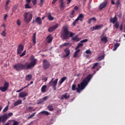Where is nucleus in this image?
<instances>
[{
    "label": "nucleus",
    "mask_w": 125,
    "mask_h": 125,
    "mask_svg": "<svg viewBox=\"0 0 125 125\" xmlns=\"http://www.w3.org/2000/svg\"><path fill=\"white\" fill-rule=\"evenodd\" d=\"M48 19L49 20L52 21V20H53V19H54V18H53V17L51 16V14H49L48 15Z\"/></svg>",
    "instance_id": "c9c22d12"
},
{
    "label": "nucleus",
    "mask_w": 125,
    "mask_h": 125,
    "mask_svg": "<svg viewBox=\"0 0 125 125\" xmlns=\"http://www.w3.org/2000/svg\"><path fill=\"white\" fill-rule=\"evenodd\" d=\"M120 31H123V24H121L120 26Z\"/></svg>",
    "instance_id": "052dcab7"
},
{
    "label": "nucleus",
    "mask_w": 125,
    "mask_h": 125,
    "mask_svg": "<svg viewBox=\"0 0 125 125\" xmlns=\"http://www.w3.org/2000/svg\"><path fill=\"white\" fill-rule=\"evenodd\" d=\"M110 21L111 23H113V24H115V23L118 22V19L117 18L116 16L115 15L113 18H111L110 19Z\"/></svg>",
    "instance_id": "a211bd4d"
},
{
    "label": "nucleus",
    "mask_w": 125,
    "mask_h": 125,
    "mask_svg": "<svg viewBox=\"0 0 125 125\" xmlns=\"http://www.w3.org/2000/svg\"><path fill=\"white\" fill-rule=\"evenodd\" d=\"M119 24L118 22H116L114 25V26L115 27V28H116V29H119Z\"/></svg>",
    "instance_id": "4c0bfd02"
},
{
    "label": "nucleus",
    "mask_w": 125,
    "mask_h": 125,
    "mask_svg": "<svg viewBox=\"0 0 125 125\" xmlns=\"http://www.w3.org/2000/svg\"><path fill=\"white\" fill-rule=\"evenodd\" d=\"M33 83H34V82L31 81L30 82V83L29 84H28L27 85H26V86H25V87H26V88L28 87V86H29V85H31V84H33Z\"/></svg>",
    "instance_id": "864d4df0"
},
{
    "label": "nucleus",
    "mask_w": 125,
    "mask_h": 125,
    "mask_svg": "<svg viewBox=\"0 0 125 125\" xmlns=\"http://www.w3.org/2000/svg\"><path fill=\"white\" fill-rule=\"evenodd\" d=\"M70 98V94L68 93H65L61 96L60 98L61 100H64V99H69Z\"/></svg>",
    "instance_id": "9d476101"
},
{
    "label": "nucleus",
    "mask_w": 125,
    "mask_h": 125,
    "mask_svg": "<svg viewBox=\"0 0 125 125\" xmlns=\"http://www.w3.org/2000/svg\"><path fill=\"white\" fill-rule=\"evenodd\" d=\"M67 4H70L71 1H72V0H67Z\"/></svg>",
    "instance_id": "69168bd1"
},
{
    "label": "nucleus",
    "mask_w": 125,
    "mask_h": 125,
    "mask_svg": "<svg viewBox=\"0 0 125 125\" xmlns=\"http://www.w3.org/2000/svg\"><path fill=\"white\" fill-rule=\"evenodd\" d=\"M12 116H13V113H12V112H10L8 114H7L8 119H9V117H12Z\"/></svg>",
    "instance_id": "a19ab883"
},
{
    "label": "nucleus",
    "mask_w": 125,
    "mask_h": 125,
    "mask_svg": "<svg viewBox=\"0 0 125 125\" xmlns=\"http://www.w3.org/2000/svg\"><path fill=\"white\" fill-rule=\"evenodd\" d=\"M7 114L5 113L4 115L0 116V123L2 122V123H5L7 120Z\"/></svg>",
    "instance_id": "1a4fd4ad"
},
{
    "label": "nucleus",
    "mask_w": 125,
    "mask_h": 125,
    "mask_svg": "<svg viewBox=\"0 0 125 125\" xmlns=\"http://www.w3.org/2000/svg\"><path fill=\"white\" fill-rule=\"evenodd\" d=\"M42 67L44 70H47L50 67V63L47 60H43L42 61Z\"/></svg>",
    "instance_id": "423d86ee"
},
{
    "label": "nucleus",
    "mask_w": 125,
    "mask_h": 125,
    "mask_svg": "<svg viewBox=\"0 0 125 125\" xmlns=\"http://www.w3.org/2000/svg\"><path fill=\"white\" fill-rule=\"evenodd\" d=\"M29 3H27L25 5V8H32V7L29 5Z\"/></svg>",
    "instance_id": "ea45409f"
},
{
    "label": "nucleus",
    "mask_w": 125,
    "mask_h": 125,
    "mask_svg": "<svg viewBox=\"0 0 125 125\" xmlns=\"http://www.w3.org/2000/svg\"><path fill=\"white\" fill-rule=\"evenodd\" d=\"M47 86L46 85H43L41 88V91L42 93H44V92H46V88Z\"/></svg>",
    "instance_id": "6ab92c4d"
},
{
    "label": "nucleus",
    "mask_w": 125,
    "mask_h": 125,
    "mask_svg": "<svg viewBox=\"0 0 125 125\" xmlns=\"http://www.w3.org/2000/svg\"><path fill=\"white\" fill-rule=\"evenodd\" d=\"M10 2V0H7L5 5H8V4H9Z\"/></svg>",
    "instance_id": "e2e57ef3"
},
{
    "label": "nucleus",
    "mask_w": 125,
    "mask_h": 125,
    "mask_svg": "<svg viewBox=\"0 0 125 125\" xmlns=\"http://www.w3.org/2000/svg\"><path fill=\"white\" fill-rule=\"evenodd\" d=\"M17 25H18V26H20V25L21 24V22L20 21V20H18V21H17Z\"/></svg>",
    "instance_id": "3c124183"
},
{
    "label": "nucleus",
    "mask_w": 125,
    "mask_h": 125,
    "mask_svg": "<svg viewBox=\"0 0 125 125\" xmlns=\"http://www.w3.org/2000/svg\"><path fill=\"white\" fill-rule=\"evenodd\" d=\"M19 97H21L22 98H24V97H26V96H28V93L25 92H21L19 94Z\"/></svg>",
    "instance_id": "f3484780"
},
{
    "label": "nucleus",
    "mask_w": 125,
    "mask_h": 125,
    "mask_svg": "<svg viewBox=\"0 0 125 125\" xmlns=\"http://www.w3.org/2000/svg\"><path fill=\"white\" fill-rule=\"evenodd\" d=\"M76 33H73L72 31H69L67 27H63L62 30L61 38L62 40H69V38H72V41L78 42L81 41V38H79L78 35H75ZM75 36L74 37H73Z\"/></svg>",
    "instance_id": "f257e3e1"
},
{
    "label": "nucleus",
    "mask_w": 125,
    "mask_h": 125,
    "mask_svg": "<svg viewBox=\"0 0 125 125\" xmlns=\"http://www.w3.org/2000/svg\"><path fill=\"white\" fill-rule=\"evenodd\" d=\"M53 40V37L51 36V35H48L46 38V41L48 43H50L52 42V40Z\"/></svg>",
    "instance_id": "2eb2a0df"
},
{
    "label": "nucleus",
    "mask_w": 125,
    "mask_h": 125,
    "mask_svg": "<svg viewBox=\"0 0 125 125\" xmlns=\"http://www.w3.org/2000/svg\"><path fill=\"white\" fill-rule=\"evenodd\" d=\"M74 15H75V10H73L69 17L70 18H74V17H75Z\"/></svg>",
    "instance_id": "cd10ccee"
},
{
    "label": "nucleus",
    "mask_w": 125,
    "mask_h": 125,
    "mask_svg": "<svg viewBox=\"0 0 125 125\" xmlns=\"http://www.w3.org/2000/svg\"><path fill=\"white\" fill-rule=\"evenodd\" d=\"M20 104H22V101L18 100L14 103V106H18V105H20Z\"/></svg>",
    "instance_id": "b1692460"
},
{
    "label": "nucleus",
    "mask_w": 125,
    "mask_h": 125,
    "mask_svg": "<svg viewBox=\"0 0 125 125\" xmlns=\"http://www.w3.org/2000/svg\"><path fill=\"white\" fill-rule=\"evenodd\" d=\"M23 17L25 23H30L31 20L33 19V14L25 12L23 15Z\"/></svg>",
    "instance_id": "20e7f679"
},
{
    "label": "nucleus",
    "mask_w": 125,
    "mask_h": 125,
    "mask_svg": "<svg viewBox=\"0 0 125 125\" xmlns=\"http://www.w3.org/2000/svg\"><path fill=\"white\" fill-rule=\"evenodd\" d=\"M93 75L89 74L86 78H85L80 84H78V88H76V85L75 84H73L72 86V90H77V92H81V90H83L85 88V86L88 84V83L90 82L91 79H92Z\"/></svg>",
    "instance_id": "f03ea898"
},
{
    "label": "nucleus",
    "mask_w": 125,
    "mask_h": 125,
    "mask_svg": "<svg viewBox=\"0 0 125 125\" xmlns=\"http://www.w3.org/2000/svg\"><path fill=\"white\" fill-rule=\"evenodd\" d=\"M102 27H103V25H95V27H93V29L92 30V31L94 30H100V29H101V28H102Z\"/></svg>",
    "instance_id": "aec40b11"
},
{
    "label": "nucleus",
    "mask_w": 125,
    "mask_h": 125,
    "mask_svg": "<svg viewBox=\"0 0 125 125\" xmlns=\"http://www.w3.org/2000/svg\"><path fill=\"white\" fill-rule=\"evenodd\" d=\"M85 53L86 54H91V51L89 50H87L85 51Z\"/></svg>",
    "instance_id": "de8ad7c7"
},
{
    "label": "nucleus",
    "mask_w": 125,
    "mask_h": 125,
    "mask_svg": "<svg viewBox=\"0 0 125 125\" xmlns=\"http://www.w3.org/2000/svg\"><path fill=\"white\" fill-rule=\"evenodd\" d=\"M1 36H3V37H5L6 36V31L4 30L3 31L1 34Z\"/></svg>",
    "instance_id": "58836bf2"
},
{
    "label": "nucleus",
    "mask_w": 125,
    "mask_h": 125,
    "mask_svg": "<svg viewBox=\"0 0 125 125\" xmlns=\"http://www.w3.org/2000/svg\"><path fill=\"white\" fill-rule=\"evenodd\" d=\"M98 65V62H96V63H95L94 64H93V66L92 67H91V69H92V70H94V69H95V68H96V67H97V65Z\"/></svg>",
    "instance_id": "72a5a7b5"
},
{
    "label": "nucleus",
    "mask_w": 125,
    "mask_h": 125,
    "mask_svg": "<svg viewBox=\"0 0 125 125\" xmlns=\"http://www.w3.org/2000/svg\"><path fill=\"white\" fill-rule=\"evenodd\" d=\"M107 4H108V1H105V2L102 3L99 6L100 10H102V9H103V8H104V7H106V6H107Z\"/></svg>",
    "instance_id": "dca6fc26"
},
{
    "label": "nucleus",
    "mask_w": 125,
    "mask_h": 125,
    "mask_svg": "<svg viewBox=\"0 0 125 125\" xmlns=\"http://www.w3.org/2000/svg\"><path fill=\"white\" fill-rule=\"evenodd\" d=\"M92 21H96V18L95 17H93L92 18H90Z\"/></svg>",
    "instance_id": "bf43d9fd"
},
{
    "label": "nucleus",
    "mask_w": 125,
    "mask_h": 125,
    "mask_svg": "<svg viewBox=\"0 0 125 125\" xmlns=\"http://www.w3.org/2000/svg\"><path fill=\"white\" fill-rule=\"evenodd\" d=\"M104 58V56L102 55L101 57H99V59H100V60H102V59H103Z\"/></svg>",
    "instance_id": "4d7b16f0"
},
{
    "label": "nucleus",
    "mask_w": 125,
    "mask_h": 125,
    "mask_svg": "<svg viewBox=\"0 0 125 125\" xmlns=\"http://www.w3.org/2000/svg\"><path fill=\"white\" fill-rule=\"evenodd\" d=\"M92 21L91 19H89L88 20V21H87L88 24H90V23H91V21Z\"/></svg>",
    "instance_id": "0e129e2a"
},
{
    "label": "nucleus",
    "mask_w": 125,
    "mask_h": 125,
    "mask_svg": "<svg viewBox=\"0 0 125 125\" xmlns=\"http://www.w3.org/2000/svg\"><path fill=\"white\" fill-rule=\"evenodd\" d=\"M119 46H120V43H116L114 45L113 51H115V50H117V48H118Z\"/></svg>",
    "instance_id": "a878e982"
},
{
    "label": "nucleus",
    "mask_w": 125,
    "mask_h": 125,
    "mask_svg": "<svg viewBox=\"0 0 125 125\" xmlns=\"http://www.w3.org/2000/svg\"><path fill=\"white\" fill-rule=\"evenodd\" d=\"M25 88H26V87H24L23 88H21V89L17 90V92H21V91H22V90H23V89H25Z\"/></svg>",
    "instance_id": "603ef678"
},
{
    "label": "nucleus",
    "mask_w": 125,
    "mask_h": 125,
    "mask_svg": "<svg viewBox=\"0 0 125 125\" xmlns=\"http://www.w3.org/2000/svg\"><path fill=\"white\" fill-rule=\"evenodd\" d=\"M7 19V14H5V16H4V20L5 21Z\"/></svg>",
    "instance_id": "680f3d73"
},
{
    "label": "nucleus",
    "mask_w": 125,
    "mask_h": 125,
    "mask_svg": "<svg viewBox=\"0 0 125 125\" xmlns=\"http://www.w3.org/2000/svg\"><path fill=\"white\" fill-rule=\"evenodd\" d=\"M32 77L33 76H32V74L27 75L25 77V80L27 81H31V80H32Z\"/></svg>",
    "instance_id": "412c9836"
},
{
    "label": "nucleus",
    "mask_w": 125,
    "mask_h": 125,
    "mask_svg": "<svg viewBox=\"0 0 125 125\" xmlns=\"http://www.w3.org/2000/svg\"><path fill=\"white\" fill-rule=\"evenodd\" d=\"M80 51H81V49H78L75 52L73 55L74 58H77V57H78V54H79V52H80Z\"/></svg>",
    "instance_id": "4be33fe9"
},
{
    "label": "nucleus",
    "mask_w": 125,
    "mask_h": 125,
    "mask_svg": "<svg viewBox=\"0 0 125 125\" xmlns=\"http://www.w3.org/2000/svg\"><path fill=\"white\" fill-rule=\"evenodd\" d=\"M35 21L37 22V24H38V25H42V19L40 17H38L36 19L35 21H33V22L34 23V22H35Z\"/></svg>",
    "instance_id": "4468645a"
},
{
    "label": "nucleus",
    "mask_w": 125,
    "mask_h": 125,
    "mask_svg": "<svg viewBox=\"0 0 125 125\" xmlns=\"http://www.w3.org/2000/svg\"><path fill=\"white\" fill-rule=\"evenodd\" d=\"M8 111V105H7L3 109V113H6Z\"/></svg>",
    "instance_id": "f704fd0d"
},
{
    "label": "nucleus",
    "mask_w": 125,
    "mask_h": 125,
    "mask_svg": "<svg viewBox=\"0 0 125 125\" xmlns=\"http://www.w3.org/2000/svg\"><path fill=\"white\" fill-rule=\"evenodd\" d=\"M8 87H9V83L5 82L3 86H0V90H1L2 92H5V91L8 89Z\"/></svg>",
    "instance_id": "0eeeda50"
},
{
    "label": "nucleus",
    "mask_w": 125,
    "mask_h": 125,
    "mask_svg": "<svg viewBox=\"0 0 125 125\" xmlns=\"http://www.w3.org/2000/svg\"><path fill=\"white\" fill-rule=\"evenodd\" d=\"M41 114H42L43 115H45V116H48V115H49V112L46 111H43L41 112Z\"/></svg>",
    "instance_id": "c756f323"
},
{
    "label": "nucleus",
    "mask_w": 125,
    "mask_h": 125,
    "mask_svg": "<svg viewBox=\"0 0 125 125\" xmlns=\"http://www.w3.org/2000/svg\"><path fill=\"white\" fill-rule=\"evenodd\" d=\"M64 52L66 55V56H69L70 55V49L68 48H66L64 49Z\"/></svg>",
    "instance_id": "393cba45"
},
{
    "label": "nucleus",
    "mask_w": 125,
    "mask_h": 125,
    "mask_svg": "<svg viewBox=\"0 0 125 125\" xmlns=\"http://www.w3.org/2000/svg\"><path fill=\"white\" fill-rule=\"evenodd\" d=\"M6 10H8L9 9V7L8 5H5Z\"/></svg>",
    "instance_id": "338daca9"
},
{
    "label": "nucleus",
    "mask_w": 125,
    "mask_h": 125,
    "mask_svg": "<svg viewBox=\"0 0 125 125\" xmlns=\"http://www.w3.org/2000/svg\"><path fill=\"white\" fill-rule=\"evenodd\" d=\"M63 46H68V45H69V46H71L72 44L70 42H65L63 44Z\"/></svg>",
    "instance_id": "e433bc0d"
},
{
    "label": "nucleus",
    "mask_w": 125,
    "mask_h": 125,
    "mask_svg": "<svg viewBox=\"0 0 125 125\" xmlns=\"http://www.w3.org/2000/svg\"><path fill=\"white\" fill-rule=\"evenodd\" d=\"M87 41H88L87 39H84V40L81 41V42L82 43H83V42H87Z\"/></svg>",
    "instance_id": "8fccbe9b"
},
{
    "label": "nucleus",
    "mask_w": 125,
    "mask_h": 125,
    "mask_svg": "<svg viewBox=\"0 0 125 125\" xmlns=\"http://www.w3.org/2000/svg\"><path fill=\"white\" fill-rule=\"evenodd\" d=\"M32 2L33 5H36V4H37V0H32Z\"/></svg>",
    "instance_id": "09e8293b"
},
{
    "label": "nucleus",
    "mask_w": 125,
    "mask_h": 125,
    "mask_svg": "<svg viewBox=\"0 0 125 125\" xmlns=\"http://www.w3.org/2000/svg\"><path fill=\"white\" fill-rule=\"evenodd\" d=\"M47 108L49 111H53V110H54V108H53V106L52 105H48Z\"/></svg>",
    "instance_id": "7c9ffc66"
},
{
    "label": "nucleus",
    "mask_w": 125,
    "mask_h": 125,
    "mask_svg": "<svg viewBox=\"0 0 125 125\" xmlns=\"http://www.w3.org/2000/svg\"><path fill=\"white\" fill-rule=\"evenodd\" d=\"M26 54V50H24L20 55V57H23Z\"/></svg>",
    "instance_id": "79ce46f5"
},
{
    "label": "nucleus",
    "mask_w": 125,
    "mask_h": 125,
    "mask_svg": "<svg viewBox=\"0 0 125 125\" xmlns=\"http://www.w3.org/2000/svg\"><path fill=\"white\" fill-rule=\"evenodd\" d=\"M107 37H104L103 38H102V39H101V42H104L106 43L107 42Z\"/></svg>",
    "instance_id": "2f4dec72"
},
{
    "label": "nucleus",
    "mask_w": 125,
    "mask_h": 125,
    "mask_svg": "<svg viewBox=\"0 0 125 125\" xmlns=\"http://www.w3.org/2000/svg\"><path fill=\"white\" fill-rule=\"evenodd\" d=\"M43 3V0H40V3L39 4V5H40V6L42 5Z\"/></svg>",
    "instance_id": "5fc2aeb1"
},
{
    "label": "nucleus",
    "mask_w": 125,
    "mask_h": 125,
    "mask_svg": "<svg viewBox=\"0 0 125 125\" xmlns=\"http://www.w3.org/2000/svg\"><path fill=\"white\" fill-rule=\"evenodd\" d=\"M59 26V24H57L55 25H53L52 26L50 27L48 31V32H50V33H51V32H53L54 30H56V29H57V28H58Z\"/></svg>",
    "instance_id": "9b49d317"
},
{
    "label": "nucleus",
    "mask_w": 125,
    "mask_h": 125,
    "mask_svg": "<svg viewBox=\"0 0 125 125\" xmlns=\"http://www.w3.org/2000/svg\"><path fill=\"white\" fill-rule=\"evenodd\" d=\"M121 4V2H120V0H118L116 2V5L117 7H119V5Z\"/></svg>",
    "instance_id": "37998d69"
},
{
    "label": "nucleus",
    "mask_w": 125,
    "mask_h": 125,
    "mask_svg": "<svg viewBox=\"0 0 125 125\" xmlns=\"http://www.w3.org/2000/svg\"><path fill=\"white\" fill-rule=\"evenodd\" d=\"M30 60L31 62H30V64L27 65L29 66V68L30 69H33L37 63V59H35V57L32 55L30 57Z\"/></svg>",
    "instance_id": "39448f33"
},
{
    "label": "nucleus",
    "mask_w": 125,
    "mask_h": 125,
    "mask_svg": "<svg viewBox=\"0 0 125 125\" xmlns=\"http://www.w3.org/2000/svg\"><path fill=\"white\" fill-rule=\"evenodd\" d=\"M80 21H83V14H80L77 18Z\"/></svg>",
    "instance_id": "c85d7f7f"
},
{
    "label": "nucleus",
    "mask_w": 125,
    "mask_h": 125,
    "mask_svg": "<svg viewBox=\"0 0 125 125\" xmlns=\"http://www.w3.org/2000/svg\"><path fill=\"white\" fill-rule=\"evenodd\" d=\"M23 50H24V46L21 44H19L17 50V54H21Z\"/></svg>",
    "instance_id": "6e6552de"
},
{
    "label": "nucleus",
    "mask_w": 125,
    "mask_h": 125,
    "mask_svg": "<svg viewBox=\"0 0 125 125\" xmlns=\"http://www.w3.org/2000/svg\"><path fill=\"white\" fill-rule=\"evenodd\" d=\"M65 80H67V77H62L61 79V80L59 81L60 84H62V83H64V82H65Z\"/></svg>",
    "instance_id": "5701e85b"
},
{
    "label": "nucleus",
    "mask_w": 125,
    "mask_h": 125,
    "mask_svg": "<svg viewBox=\"0 0 125 125\" xmlns=\"http://www.w3.org/2000/svg\"><path fill=\"white\" fill-rule=\"evenodd\" d=\"M19 125V122L16 121L15 120L13 121V125Z\"/></svg>",
    "instance_id": "49530a36"
},
{
    "label": "nucleus",
    "mask_w": 125,
    "mask_h": 125,
    "mask_svg": "<svg viewBox=\"0 0 125 125\" xmlns=\"http://www.w3.org/2000/svg\"><path fill=\"white\" fill-rule=\"evenodd\" d=\"M48 97L47 96H45L43 98V100L45 101V100H47Z\"/></svg>",
    "instance_id": "6e6d98bb"
},
{
    "label": "nucleus",
    "mask_w": 125,
    "mask_h": 125,
    "mask_svg": "<svg viewBox=\"0 0 125 125\" xmlns=\"http://www.w3.org/2000/svg\"><path fill=\"white\" fill-rule=\"evenodd\" d=\"M53 88L54 91L56 90V85H53Z\"/></svg>",
    "instance_id": "13d9d810"
},
{
    "label": "nucleus",
    "mask_w": 125,
    "mask_h": 125,
    "mask_svg": "<svg viewBox=\"0 0 125 125\" xmlns=\"http://www.w3.org/2000/svg\"><path fill=\"white\" fill-rule=\"evenodd\" d=\"M83 43H79L78 44V45L76 46V47L75 48V49H79V48H80V47H81V46H83Z\"/></svg>",
    "instance_id": "473e14b6"
},
{
    "label": "nucleus",
    "mask_w": 125,
    "mask_h": 125,
    "mask_svg": "<svg viewBox=\"0 0 125 125\" xmlns=\"http://www.w3.org/2000/svg\"><path fill=\"white\" fill-rule=\"evenodd\" d=\"M14 68L16 71H22V70H28L31 69L30 65H28L26 62L24 64L21 63H18L14 65Z\"/></svg>",
    "instance_id": "7ed1b4c3"
},
{
    "label": "nucleus",
    "mask_w": 125,
    "mask_h": 125,
    "mask_svg": "<svg viewBox=\"0 0 125 125\" xmlns=\"http://www.w3.org/2000/svg\"><path fill=\"white\" fill-rule=\"evenodd\" d=\"M33 107H32V106H29L28 107V112H32V111H33Z\"/></svg>",
    "instance_id": "c03bdc74"
},
{
    "label": "nucleus",
    "mask_w": 125,
    "mask_h": 125,
    "mask_svg": "<svg viewBox=\"0 0 125 125\" xmlns=\"http://www.w3.org/2000/svg\"><path fill=\"white\" fill-rule=\"evenodd\" d=\"M35 115H36V112L33 113L32 114H31L30 116L28 117V119H32V118H33V117H35Z\"/></svg>",
    "instance_id": "a18cd8bd"
},
{
    "label": "nucleus",
    "mask_w": 125,
    "mask_h": 125,
    "mask_svg": "<svg viewBox=\"0 0 125 125\" xmlns=\"http://www.w3.org/2000/svg\"><path fill=\"white\" fill-rule=\"evenodd\" d=\"M60 10H62V11H63V10L65 9L66 5H65V4H64V1H63V0H60Z\"/></svg>",
    "instance_id": "f8f14e48"
},
{
    "label": "nucleus",
    "mask_w": 125,
    "mask_h": 125,
    "mask_svg": "<svg viewBox=\"0 0 125 125\" xmlns=\"http://www.w3.org/2000/svg\"><path fill=\"white\" fill-rule=\"evenodd\" d=\"M54 78H52L51 82L49 83L50 85H56L57 84V82H58V79H55L54 81Z\"/></svg>",
    "instance_id": "ddd939ff"
},
{
    "label": "nucleus",
    "mask_w": 125,
    "mask_h": 125,
    "mask_svg": "<svg viewBox=\"0 0 125 125\" xmlns=\"http://www.w3.org/2000/svg\"><path fill=\"white\" fill-rule=\"evenodd\" d=\"M32 41L34 44H36V33H34L32 37Z\"/></svg>",
    "instance_id": "bb28decb"
},
{
    "label": "nucleus",
    "mask_w": 125,
    "mask_h": 125,
    "mask_svg": "<svg viewBox=\"0 0 125 125\" xmlns=\"http://www.w3.org/2000/svg\"><path fill=\"white\" fill-rule=\"evenodd\" d=\"M74 9H75V10H78L79 9V7L76 6L74 7Z\"/></svg>",
    "instance_id": "774afa93"
}]
</instances>
